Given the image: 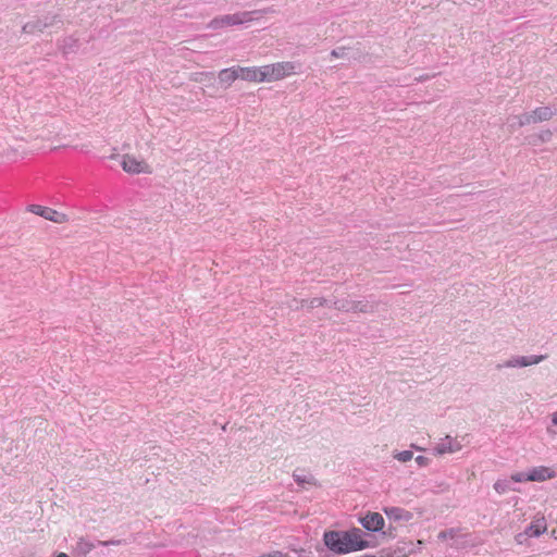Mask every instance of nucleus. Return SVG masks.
<instances>
[{
	"label": "nucleus",
	"instance_id": "1",
	"mask_svg": "<svg viewBox=\"0 0 557 557\" xmlns=\"http://www.w3.org/2000/svg\"><path fill=\"white\" fill-rule=\"evenodd\" d=\"M324 545L334 554L345 555L366 549L370 542L359 528L347 531H326L323 534Z\"/></svg>",
	"mask_w": 557,
	"mask_h": 557
},
{
	"label": "nucleus",
	"instance_id": "2",
	"mask_svg": "<svg viewBox=\"0 0 557 557\" xmlns=\"http://www.w3.org/2000/svg\"><path fill=\"white\" fill-rule=\"evenodd\" d=\"M263 82H276L296 73V65L289 61L276 62L262 66Z\"/></svg>",
	"mask_w": 557,
	"mask_h": 557
},
{
	"label": "nucleus",
	"instance_id": "3",
	"mask_svg": "<svg viewBox=\"0 0 557 557\" xmlns=\"http://www.w3.org/2000/svg\"><path fill=\"white\" fill-rule=\"evenodd\" d=\"M256 14H260V12L259 11L238 12V13H234V14L222 15V16H219V17H215L214 20H212L210 22L209 26L213 29H219V28H223V27L249 23L255 20H258V17L253 16Z\"/></svg>",
	"mask_w": 557,
	"mask_h": 557
},
{
	"label": "nucleus",
	"instance_id": "4",
	"mask_svg": "<svg viewBox=\"0 0 557 557\" xmlns=\"http://www.w3.org/2000/svg\"><path fill=\"white\" fill-rule=\"evenodd\" d=\"M547 531V521L543 513H536L530 524L515 536L517 544L522 545L529 537H539Z\"/></svg>",
	"mask_w": 557,
	"mask_h": 557
},
{
	"label": "nucleus",
	"instance_id": "5",
	"mask_svg": "<svg viewBox=\"0 0 557 557\" xmlns=\"http://www.w3.org/2000/svg\"><path fill=\"white\" fill-rule=\"evenodd\" d=\"M121 166L128 174H150L152 172L150 164L144 158L131 153L122 156Z\"/></svg>",
	"mask_w": 557,
	"mask_h": 557
},
{
	"label": "nucleus",
	"instance_id": "6",
	"mask_svg": "<svg viewBox=\"0 0 557 557\" xmlns=\"http://www.w3.org/2000/svg\"><path fill=\"white\" fill-rule=\"evenodd\" d=\"M463 440L465 436L459 438L458 436L453 437L447 435L436 444V446L434 447V453L438 456H442L445 454H454L460 451L463 447Z\"/></svg>",
	"mask_w": 557,
	"mask_h": 557
},
{
	"label": "nucleus",
	"instance_id": "7",
	"mask_svg": "<svg viewBox=\"0 0 557 557\" xmlns=\"http://www.w3.org/2000/svg\"><path fill=\"white\" fill-rule=\"evenodd\" d=\"M30 211L37 215L45 218L46 220L52 221L58 224H63L69 221L67 215L63 212H59L54 209L34 205Z\"/></svg>",
	"mask_w": 557,
	"mask_h": 557
},
{
	"label": "nucleus",
	"instance_id": "8",
	"mask_svg": "<svg viewBox=\"0 0 557 557\" xmlns=\"http://www.w3.org/2000/svg\"><path fill=\"white\" fill-rule=\"evenodd\" d=\"M554 112L548 107H540L530 113L523 114L520 117V125L548 121L553 117Z\"/></svg>",
	"mask_w": 557,
	"mask_h": 557
},
{
	"label": "nucleus",
	"instance_id": "9",
	"mask_svg": "<svg viewBox=\"0 0 557 557\" xmlns=\"http://www.w3.org/2000/svg\"><path fill=\"white\" fill-rule=\"evenodd\" d=\"M359 521L364 529L372 532L381 531L385 523L383 516L379 512H368Z\"/></svg>",
	"mask_w": 557,
	"mask_h": 557
},
{
	"label": "nucleus",
	"instance_id": "10",
	"mask_svg": "<svg viewBox=\"0 0 557 557\" xmlns=\"http://www.w3.org/2000/svg\"><path fill=\"white\" fill-rule=\"evenodd\" d=\"M239 79L248 83H264L262 66H238Z\"/></svg>",
	"mask_w": 557,
	"mask_h": 557
},
{
	"label": "nucleus",
	"instance_id": "11",
	"mask_svg": "<svg viewBox=\"0 0 557 557\" xmlns=\"http://www.w3.org/2000/svg\"><path fill=\"white\" fill-rule=\"evenodd\" d=\"M557 476V471L552 467L539 466L529 471L531 482H544Z\"/></svg>",
	"mask_w": 557,
	"mask_h": 557
},
{
	"label": "nucleus",
	"instance_id": "12",
	"mask_svg": "<svg viewBox=\"0 0 557 557\" xmlns=\"http://www.w3.org/2000/svg\"><path fill=\"white\" fill-rule=\"evenodd\" d=\"M544 359H545V356L517 357V358H512V359L506 361L504 364H498L497 368L500 369L502 367H506V368L529 367L532 364H537L541 361H543Z\"/></svg>",
	"mask_w": 557,
	"mask_h": 557
},
{
	"label": "nucleus",
	"instance_id": "13",
	"mask_svg": "<svg viewBox=\"0 0 557 557\" xmlns=\"http://www.w3.org/2000/svg\"><path fill=\"white\" fill-rule=\"evenodd\" d=\"M236 79H239L238 66L221 70L219 81L226 87L231 86Z\"/></svg>",
	"mask_w": 557,
	"mask_h": 557
},
{
	"label": "nucleus",
	"instance_id": "14",
	"mask_svg": "<svg viewBox=\"0 0 557 557\" xmlns=\"http://www.w3.org/2000/svg\"><path fill=\"white\" fill-rule=\"evenodd\" d=\"M388 519L409 521L412 518L411 512L399 507H388L384 509Z\"/></svg>",
	"mask_w": 557,
	"mask_h": 557
},
{
	"label": "nucleus",
	"instance_id": "15",
	"mask_svg": "<svg viewBox=\"0 0 557 557\" xmlns=\"http://www.w3.org/2000/svg\"><path fill=\"white\" fill-rule=\"evenodd\" d=\"M94 548V545L85 540H79L76 545V549L83 555L88 554Z\"/></svg>",
	"mask_w": 557,
	"mask_h": 557
},
{
	"label": "nucleus",
	"instance_id": "16",
	"mask_svg": "<svg viewBox=\"0 0 557 557\" xmlns=\"http://www.w3.org/2000/svg\"><path fill=\"white\" fill-rule=\"evenodd\" d=\"M294 479L296 480V482H298L299 484H304V483H307V484H310V485H315V481H314V478L311 476V475H301L297 472L294 473Z\"/></svg>",
	"mask_w": 557,
	"mask_h": 557
},
{
	"label": "nucleus",
	"instance_id": "17",
	"mask_svg": "<svg viewBox=\"0 0 557 557\" xmlns=\"http://www.w3.org/2000/svg\"><path fill=\"white\" fill-rule=\"evenodd\" d=\"M458 535V531L455 529L445 530L438 533V539L441 541L454 540Z\"/></svg>",
	"mask_w": 557,
	"mask_h": 557
},
{
	"label": "nucleus",
	"instance_id": "18",
	"mask_svg": "<svg viewBox=\"0 0 557 557\" xmlns=\"http://www.w3.org/2000/svg\"><path fill=\"white\" fill-rule=\"evenodd\" d=\"M412 457H413V454L410 450H403V451L396 453L394 455V458L400 462H407V461L411 460Z\"/></svg>",
	"mask_w": 557,
	"mask_h": 557
},
{
	"label": "nucleus",
	"instance_id": "19",
	"mask_svg": "<svg viewBox=\"0 0 557 557\" xmlns=\"http://www.w3.org/2000/svg\"><path fill=\"white\" fill-rule=\"evenodd\" d=\"M511 480L513 482H531V479H529V472L528 473H523V472H517V473H513L511 474Z\"/></svg>",
	"mask_w": 557,
	"mask_h": 557
},
{
	"label": "nucleus",
	"instance_id": "20",
	"mask_svg": "<svg viewBox=\"0 0 557 557\" xmlns=\"http://www.w3.org/2000/svg\"><path fill=\"white\" fill-rule=\"evenodd\" d=\"M346 310H355V311H361V312H366L368 311V305L367 304H362V302H352L351 306L349 308H347Z\"/></svg>",
	"mask_w": 557,
	"mask_h": 557
},
{
	"label": "nucleus",
	"instance_id": "21",
	"mask_svg": "<svg viewBox=\"0 0 557 557\" xmlns=\"http://www.w3.org/2000/svg\"><path fill=\"white\" fill-rule=\"evenodd\" d=\"M325 302H326V300L324 298L317 297V298H313L310 300L309 307H311V308L321 307V306H324Z\"/></svg>",
	"mask_w": 557,
	"mask_h": 557
},
{
	"label": "nucleus",
	"instance_id": "22",
	"mask_svg": "<svg viewBox=\"0 0 557 557\" xmlns=\"http://www.w3.org/2000/svg\"><path fill=\"white\" fill-rule=\"evenodd\" d=\"M416 462L420 467H426V466L430 465V459L428 457H424V456H418V457H416Z\"/></svg>",
	"mask_w": 557,
	"mask_h": 557
},
{
	"label": "nucleus",
	"instance_id": "23",
	"mask_svg": "<svg viewBox=\"0 0 557 557\" xmlns=\"http://www.w3.org/2000/svg\"><path fill=\"white\" fill-rule=\"evenodd\" d=\"M343 51H344V49H341L339 51L338 50H333L331 52V55L334 57V58L342 57L343 55Z\"/></svg>",
	"mask_w": 557,
	"mask_h": 557
},
{
	"label": "nucleus",
	"instance_id": "24",
	"mask_svg": "<svg viewBox=\"0 0 557 557\" xmlns=\"http://www.w3.org/2000/svg\"><path fill=\"white\" fill-rule=\"evenodd\" d=\"M412 448H414L416 450H423L421 447L417 446V445H411Z\"/></svg>",
	"mask_w": 557,
	"mask_h": 557
},
{
	"label": "nucleus",
	"instance_id": "25",
	"mask_svg": "<svg viewBox=\"0 0 557 557\" xmlns=\"http://www.w3.org/2000/svg\"><path fill=\"white\" fill-rule=\"evenodd\" d=\"M57 557H69L65 553H60L57 555Z\"/></svg>",
	"mask_w": 557,
	"mask_h": 557
},
{
	"label": "nucleus",
	"instance_id": "26",
	"mask_svg": "<svg viewBox=\"0 0 557 557\" xmlns=\"http://www.w3.org/2000/svg\"><path fill=\"white\" fill-rule=\"evenodd\" d=\"M553 422H554L555 424H557V413L554 416V418H553Z\"/></svg>",
	"mask_w": 557,
	"mask_h": 557
}]
</instances>
